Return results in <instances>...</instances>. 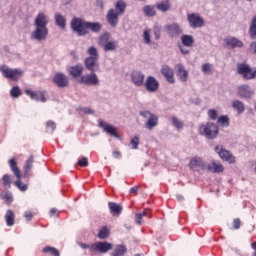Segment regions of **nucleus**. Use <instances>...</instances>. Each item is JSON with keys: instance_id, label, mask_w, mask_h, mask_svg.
Masks as SVG:
<instances>
[{"instance_id": "nucleus-64", "label": "nucleus", "mask_w": 256, "mask_h": 256, "mask_svg": "<svg viewBox=\"0 0 256 256\" xmlns=\"http://www.w3.org/2000/svg\"><path fill=\"white\" fill-rule=\"evenodd\" d=\"M79 246H80L82 249H89V251L91 252V245L85 244V243H79Z\"/></svg>"}, {"instance_id": "nucleus-15", "label": "nucleus", "mask_w": 256, "mask_h": 256, "mask_svg": "<svg viewBox=\"0 0 256 256\" xmlns=\"http://www.w3.org/2000/svg\"><path fill=\"white\" fill-rule=\"evenodd\" d=\"M238 95L240 99H251L255 95V90L247 84H242L238 87Z\"/></svg>"}, {"instance_id": "nucleus-40", "label": "nucleus", "mask_w": 256, "mask_h": 256, "mask_svg": "<svg viewBox=\"0 0 256 256\" xmlns=\"http://www.w3.org/2000/svg\"><path fill=\"white\" fill-rule=\"evenodd\" d=\"M43 253H49L52 256H61V253L59 252V250L51 246H46L45 248H43Z\"/></svg>"}, {"instance_id": "nucleus-8", "label": "nucleus", "mask_w": 256, "mask_h": 256, "mask_svg": "<svg viewBox=\"0 0 256 256\" xmlns=\"http://www.w3.org/2000/svg\"><path fill=\"white\" fill-rule=\"evenodd\" d=\"M113 249V244L109 242H96L91 245L90 247V253H102L105 255V253H109Z\"/></svg>"}, {"instance_id": "nucleus-50", "label": "nucleus", "mask_w": 256, "mask_h": 256, "mask_svg": "<svg viewBox=\"0 0 256 256\" xmlns=\"http://www.w3.org/2000/svg\"><path fill=\"white\" fill-rule=\"evenodd\" d=\"M238 73L239 75H244L245 73H247V71H249L251 69V67H249V65L247 64H238Z\"/></svg>"}, {"instance_id": "nucleus-28", "label": "nucleus", "mask_w": 256, "mask_h": 256, "mask_svg": "<svg viewBox=\"0 0 256 256\" xmlns=\"http://www.w3.org/2000/svg\"><path fill=\"white\" fill-rule=\"evenodd\" d=\"M69 73L72 77H81L83 74V65L77 64L76 66H72Z\"/></svg>"}, {"instance_id": "nucleus-32", "label": "nucleus", "mask_w": 256, "mask_h": 256, "mask_svg": "<svg viewBox=\"0 0 256 256\" xmlns=\"http://www.w3.org/2000/svg\"><path fill=\"white\" fill-rule=\"evenodd\" d=\"M182 45L184 47H193V43H195V38L192 35L185 34L181 37Z\"/></svg>"}, {"instance_id": "nucleus-44", "label": "nucleus", "mask_w": 256, "mask_h": 256, "mask_svg": "<svg viewBox=\"0 0 256 256\" xmlns=\"http://www.w3.org/2000/svg\"><path fill=\"white\" fill-rule=\"evenodd\" d=\"M14 184L19 189V191L25 192V191H27V189H29L27 184H25V183H23V181H21V175L19 178H17V180L14 182Z\"/></svg>"}, {"instance_id": "nucleus-1", "label": "nucleus", "mask_w": 256, "mask_h": 256, "mask_svg": "<svg viewBox=\"0 0 256 256\" xmlns=\"http://www.w3.org/2000/svg\"><path fill=\"white\" fill-rule=\"evenodd\" d=\"M48 25L49 16L44 12H39L34 19V30L30 34V39L32 41H37L38 43L47 41V37H49Z\"/></svg>"}, {"instance_id": "nucleus-18", "label": "nucleus", "mask_w": 256, "mask_h": 256, "mask_svg": "<svg viewBox=\"0 0 256 256\" xmlns=\"http://www.w3.org/2000/svg\"><path fill=\"white\" fill-rule=\"evenodd\" d=\"M26 95L32 99V101H40L41 103H47V98H45V95L43 92H35L31 89L25 90Z\"/></svg>"}, {"instance_id": "nucleus-61", "label": "nucleus", "mask_w": 256, "mask_h": 256, "mask_svg": "<svg viewBox=\"0 0 256 256\" xmlns=\"http://www.w3.org/2000/svg\"><path fill=\"white\" fill-rule=\"evenodd\" d=\"M233 223H234V229H240V227H241V220L236 218V219H234Z\"/></svg>"}, {"instance_id": "nucleus-20", "label": "nucleus", "mask_w": 256, "mask_h": 256, "mask_svg": "<svg viewBox=\"0 0 256 256\" xmlns=\"http://www.w3.org/2000/svg\"><path fill=\"white\" fill-rule=\"evenodd\" d=\"M225 43L228 49H236V47H239V48L243 47V43L241 42V40L233 36L227 37L225 39Z\"/></svg>"}, {"instance_id": "nucleus-58", "label": "nucleus", "mask_w": 256, "mask_h": 256, "mask_svg": "<svg viewBox=\"0 0 256 256\" xmlns=\"http://www.w3.org/2000/svg\"><path fill=\"white\" fill-rule=\"evenodd\" d=\"M198 169H201V171H209V163L201 160L200 166H198Z\"/></svg>"}, {"instance_id": "nucleus-42", "label": "nucleus", "mask_w": 256, "mask_h": 256, "mask_svg": "<svg viewBox=\"0 0 256 256\" xmlns=\"http://www.w3.org/2000/svg\"><path fill=\"white\" fill-rule=\"evenodd\" d=\"M109 228L107 226L102 227L98 232V239H107L110 235Z\"/></svg>"}, {"instance_id": "nucleus-63", "label": "nucleus", "mask_w": 256, "mask_h": 256, "mask_svg": "<svg viewBox=\"0 0 256 256\" xmlns=\"http://www.w3.org/2000/svg\"><path fill=\"white\" fill-rule=\"evenodd\" d=\"M112 156L114 157V159H121V152L113 151Z\"/></svg>"}, {"instance_id": "nucleus-2", "label": "nucleus", "mask_w": 256, "mask_h": 256, "mask_svg": "<svg viewBox=\"0 0 256 256\" xmlns=\"http://www.w3.org/2000/svg\"><path fill=\"white\" fill-rule=\"evenodd\" d=\"M89 56L85 59V67L91 73L99 71V52L95 46H90L87 49Z\"/></svg>"}, {"instance_id": "nucleus-55", "label": "nucleus", "mask_w": 256, "mask_h": 256, "mask_svg": "<svg viewBox=\"0 0 256 256\" xmlns=\"http://www.w3.org/2000/svg\"><path fill=\"white\" fill-rule=\"evenodd\" d=\"M130 145L132 146V149H139V136H135L131 139Z\"/></svg>"}, {"instance_id": "nucleus-48", "label": "nucleus", "mask_w": 256, "mask_h": 256, "mask_svg": "<svg viewBox=\"0 0 256 256\" xmlns=\"http://www.w3.org/2000/svg\"><path fill=\"white\" fill-rule=\"evenodd\" d=\"M152 29H153V33L156 41H159V39H161V25L154 24Z\"/></svg>"}, {"instance_id": "nucleus-11", "label": "nucleus", "mask_w": 256, "mask_h": 256, "mask_svg": "<svg viewBox=\"0 0 256 256\" xmlns=\"http://www.w3.org/2000/svg\"><path fill=\"white\" fill-rule=\"evenodd\" d=\"M143 86L149 93H157V91H159V81L155 76H148Z\"/></svg>"}, {"instance_id": "nucleus-35", "label": "nucleus", "mask_w": 256, "mask_h": 256, "mask_svg": "<svg viewBox=\"0 0 256 256\" xmlns=\"http://www.w3.org/2000/svg\"><path fill=\"white\" fill-rule=\"evenodd\" d=\"M108 207L111 213H114V215H120V213L123 211V208L119 204L114 202H109Z\"/></svg>"}, {"instance_id": "nucleus-41", "label": "nucleus", "mask_w": 256, "mask_h": 256, "mask_svg": "<svg viewBox=\"0 0 256 256\" xmlns=\"http://www.w3.org/2000/svg\"><path fill=\"white\" fill-rule=\"evenodd\" d=\"M249 34L252 39H255V37H256V16H254L252 18V21L250 23Z\"/></svg>"}, {"instance_id": "nucleus-16", "label": "nucleus", "mask_w": 256, "mask_h": 256, "mask_svg": "<svg viewBox=\"0 0 256 256\" xmlns=\"http://www.w3.org/2000/svg\"><path fill=\"white\" fill-rule=\"evenodd\" d=\"M53 83L60 88L67 87L69 85V77L64 73L58 72L53 77Z\"/></svg>"}, {"instance_id": "nucleus-52", "label": "nucleus", "mask_w": 256, "mask_h": 256, "mask_svg": "<svg viewBox=\"0 0 256 256\" xmlns=\"http://www.w3.org/2000/svg\"><path fill=\"white\" fill-rule=\"evenodd\" d=\"M78 111H81L84 115H93L95 113V110L90 107H80L78 108Z\"/></svg>"}, {"instance_id": "nucleus-47", "label": "nucleus", "mask_w": 256, "mask_h": 256, "mask_svg": "<svg viewBox=\"0 0 256 256\" xmlns=\"http://www.w3.org/2000/svg\"><path fill=\"white\" fill-rule=\"evenodd\" d=\"M102 49L104 51H115L117 49V42L110 40Z\"/></svg>"}, {"instance_id": "nucleus-38", "label": "nucleus", "mask_w": 256, "mask_h": 256, "mask_svg": "<svg viewBox=\"0 0 256 256\" xmlns=\"http://www.w3.org/2000/svg\"><path fill=\"white\" fill-rule=\"evenodd\" d=\"M0 197L5 201V203H7V205H11V203H13V194L9 191H3Z\"/></svg>"}, {"instance_id": "nucleus-33", "label": "nucleus", "mask_w": 256, "mask_h": 256, "mask_svg": "<svg viewBox=\"0 0 256 256\" xmlns=\"http://www.w3.org/2000/svg\"><path fill=\"white\" fill-rule=\"evenodd\" d=\"M201 161H202V158L199 156H195L191 158L189 163L190 169H192V171H197V169H199Z\"/></svg>"}, {"instance_id": "nucleus-25", "label": "nucleus", "mask_w": 256, "mask_h": 256, "mask_svg": "<svg viewBox=\"0 0 256 256\" xmlns=\"http://www.w3.org/2000/svg\"><path fill=\"white\" fill-rule=\"evenodd\" d=\"M232 109L237 111L238 115H243L245 113V103L241 100H234L232 101Z\"/></svg>"}, {"instance_id": "nucleus-34", "label": "nucleus", "mask_w": 256, "mask_h": 256, "mask_svg": "<svg viewBox=\"0 0 256 256\" xmlns=\"http://www.w3.org/2000/svg\"><path fill=\"white\" fill-rule=\"evenodd\" d=\"M125 9H127L125 1L118 0L115 4V11H117L118 15H123L125 13Z\"/></svg>"}, {"instance_id": "nucleus-49", "label": "nucleus", "mask_w": 256, "mask_h": 256, "mask_svg": "<svg viewBox=\"0 0 256 256\" xmlns=\"http://www.w3.org/2000/svg\"><path fill=\"white\" fill-rule=\"evenodd\" d=\"M218 123L221 125V127H229V116L222 115L218 118Z\"/></svg>"}, {"instance_id": "nucleus-27", "label": "nucleus", "mask_w": 256, "mask_h": 256, "mask_svg": "<svg viewBox=\"0 0 256 256\" xmlns=\"http://www.w3.org/2000/svg\"><path fill=\"white\" fill-rule=\"evenodd\" d=\"M9 167L11 171L14 173L16 179H19L21 177V171L19 170V167H17V161H15L14 158H11L9 161Z\"/></svg>"}, {"instance_id": "nucleus-59", "label": "nucleus", "mask_w": 256, "mask_h": 256, "mask_svg": "<svg viewBox=\"0 0 256 256\" xmlns=\"http://www.w3.org/2000/svg\"><path fill=\"white\" fill-rule=\"evenodd\" d=\"M78 165L80 167H87L89 165V160H87V157H82L80 160H78Z\"/></svg>"}, {"instance_id": "nucleus-24", "label": "nucleus", "mask_w": 256, "mask_h": 256, "mask_svg": "<svg viewBox=\"0 0 256 256\" xmlns=\"http://www.w3.org/2000/svg\"><path fill=\"white\" fill-rule=\"evenodd\" d=\"M54 21L60 29H65V27H67V19L60 13H56L54 15Z\"/></svg>"}, {"instance_id": "nucleus-43", "label": "nucleus", "mask_w": 256, "mask_h": 256, "mask_svg": "<svg viewBox=\"0 0 256 256\" xmlns=\"http://www.w3.org/2000/svg\"><path fill=\"white\" fill-rule=\"evenodd\" d=\"M143 11L146 17H155L154 6H150V5L144 6Z\"/></svg>"}, {"instance_id": "nucleus-7", "label": "nucleus", "mask_w": 256, "mask_h": 256, "mask_svg": "<svg viewBox=\"0 0 256 256\" xmlns=\"http://www.w3.org/2000/svg\"><path fill=\"white\" fill-rule=\"evenodd\" d=\"M187 21L191 29H201L205 26V20L198 13H191L187 15Z\"/></svg>"}, {"instance_id": "nucleus-56", "label": "nucleus", "mask_w": 256, "mask_h": 256, "mask_svg": "<svg viewBox=\"0 0 256 256\" xmlns=\"http://www.w3.org/2000/svg\"><path fill=\"white\" fill-rule=\"evenodd\" d=\"M208 117L211 121H216L217 120V110L215 109H210L208 111Z\"/></svg>"}, {"instance_id": "nucleus-6", "label": "nucleus", "mask_w": 256, "mask_h": 256, "mask_svg": "<svg viewBox=\"0 0 256 256\" xmlns=\"http://www.w3.org/2000/svg\"><path fill=\"white\" fill-rule=\"evenodd\" d=\"M0 71L3 77H5V79H10V81H18L19 77L23 75L21 69H13L6 65L1 66Z\"/></svg>"}, {"instance_id": "nucleus-26", "label": "nucleus", "mask_w": 256, "mask_h": 256, "mask_svg": "<svg viewBox=\"0 0 256 256\" xmlns=\"http://www.w3.org/2000/svg\"><path fill=\"white\" fill-rule=\"evenodd\" d=\"M33 163H35V159L33 155H31L25 162L24 165V177H29V173L31 169H33Z\"/></svg>"}, {"instance_id": "nucleus-12", "label": "nucleus", "mask_w": 256, "mask_h": 256, "mask_svg": "<svg viewBox=\"0 0 256 256\" xmlns=\"http://www.w3.org/2000/svg\"><path fill=\"white\" fill-rule=\"evenodd\" d=\"M80 82L92 87H97L100 84L99 76H97L95 72L81 76Z\"/></svg>"}, {"instance_id": "nucleus-3", "label": "nucleus", "mask_w": 256, "mask_h": 256, "mask_svg": "<svg viewBox=\"0 0 256 256\" xmlns=\"http://www.w3.org/2000/svg\"><path fill=\"white\" fill-rule=\"evenodd\" d=\"M199 134L210 141L217 139L219 136V126L213 122H206L199 127Z\"/></svg>"}, {"instance_id": "nucleus-17", "label": "nucleus", "mask_w": 256, "mask_h": 256, "mask_svg": "<svg viewBox=\"0 0 256 256\" xmlns=\"http://www.w3.org/2000/svg\"><path fill=\"white\" fill-rule=\"evenodd\" d=\"M119 15L121 14L113 8L108 10L106 20L110 24V27H117L119 25Z\"/></svg>"}, {"instance_id": "nucleus-10", "label": "nucleus", "mask_w": 256, "mask_h": 256, "mask_svg": "<svg viewBox=\"0 0 256 256\" xmlns=\"http://www.w3.org/2000/svg\"><path fill=\"white\" fill-rule=\"evenodd\" d=\"M98 127L103 129L104 133L111 135V137H115V139H119L117 128L111 124H107V122H105L103 119H98Z\"/></svg>"}, {"instance_id": "nucleus-62", "label": "nucleus", "mask_w": 256, "mask_h": 256, "mask_svg": "<svg viewBox=\"0 0 256 256\" xmlns=\"http://www.w3.org/2000/svg\"><path fill=\"white\" fill-rule=\"evenodd\" d=\"M57 215H59V212H58L57 208H52L50 210V217H55Z\"/></svg>"}, {"instance_id": "nucleus-37", "label": "nucleus", "mask_w": 256, "mask_h": 256, "mask_svg": "<svg viewBox=\"0 0 256 256\" xmlns=\"http://www.w3.org/2000/svg\"><path fill=\"white\" fill-rule=\"evenodd\" d=\"M109 41H111V34L106 32V33L100 35L98 43H99L100 47H104L105 45L108 44Z\"/></svg>"}, {"instance_id": "nucleus-39", "label": "nucleus", "mask_w": 256, "mask_h": 256, "mask_svg": "<svg viewBox=\"0 0 256 256\" xmlns=\"http://www.w3.org/2000/svg\"><path fill=\"white\" fill-rule=\"evenodd\" d=\"M23 95V91H21V88L19 86H13L10 89V97L13 99H19V96Z\"/></svg>"}, {"instance_id": "nucleus-54", "label": "nucleus", "mask_w": 256, "mask_h": 256, "mask_svg": "<svg viewBox=\"0 0 256 256\" xmlns=\"http://www.w3.org/2000/svg\"><path fill=\"white\" fill-rule=\"evenodd\" d=\"M211 69H213V66L210 63H205L202 65V72H204L205 75H209V73H211Z\"/></svg>"}, {"instance_id": "nucleus-60", "label": "nucleus", "mask_w": 256, "mask_h": 256, "mask_svg": "<svg viewBox=\"0 0 256 256\" xmlns=\"http://www.w3.org/2000/svg\"><path fill=\"white\" fill-rule=\"evenodd\" d=\"M24 217H25L26 221H31V219H33V212H31V211L24 212Z\"/></svg>"}, {"instance_id": "nucleus-46", "label": "nucleus", "mask_w": 256, "mask_h": 256, "mask_svg": "<svg viewBox=\"0 0 256 256\" xmlns=\"http://www.w3.org/2000/svg\"><path fill=\"white\" fill-rule=\"evenodd\" d=\"M143 40L145 45H151V29H145L143 31Z\"/></svg>"}, {"instance_id": "nucleus-13", "label": "nucleus", "mask_w": 256, "mask_h": 256, "mask_svg": "<svg viewBox=\"0 0 256 256\" xmlns=\"http://www.w3.org/2000/svg\"><path fill=\"white\" fill-rule=\"evenodd\" d=\"M164 29L167 35H169V37H172V38L179 37V35L183 34V29H181V26L176 22L165 25Z\"/></svg>"}, {"instance_id": "nucleus-53", "label": "nucleus", "mask_w": 256, "mask_h": 256, "mask_svg": "<svg viewBox=\"0 0 256 256\" xmlns=\"http://www.w3.org/2000/svg\"><path fill=\"white\" fill-rule=\"evenodd\" d=\"M242 77H244V79H255L256 71H253L250 68L244 75H242Z\"/></svg>"}, {"instance_id": "nucleus-29", "label": "nucleus", "mask_w": 256, "mask_h": 256, "mask_svg": "<svg viewBox=\"0 0 256 256\" xmlns=\"http://www.w3.org/2000/svg\"><path fill=\"white\" fill-rule=\"evenodd\" d=\"M156 8L162 13H167L171 9V2L170 0L161 1L156 5Z\"/></svg>"}, {"instance_id": "nucleus-30", "label": "nucleus", "mask_w": 256, "mask_h": 256, "mask_svg": "<svg viewBox=\"0 0 256 256\" xmlns=\"http://www.w3.org/2000/svg\"><path fill=\"white\" fill-rule=\"evenodd\" d=\"M5 221L8 227H13L15 225V213L12 210H7L5 214Z\"/></svg>"}, {"instance_id": "nucleus-21", "label": "nucleus", "mask_w": 256, "mask_h": 256, "mask_svg": "<svg viewBox=\"0 0 256 256\" xmlns=\"http://www.w3.org/2000/svg\"><path fill=\"white\" fill-rule=\"evenodd\" d=\"M176 69L178 71V77L182 83H187V79H189V72L182 64L176 65Z\"/></svg>"}, {"instance_id": "nucleus-36", "label": "nucleus", "mask_w": 256, "mask_h": 256, "mask_svg": "<svg viewBox=\"0 0 256 256\" xmlns=\"http://www.w3.org/2000/svg\"><path fill=\"white\" fill-rule=\"evenodd\" d=\"M172 125L177 129V131H181L184 127V123L182 122L181 119L177 116H172L171 117Z\"/></svg>"}, {"instance_id": "nucleus-51", "label": "nucleus", "mask_w": 256, "mask_h": 256, "mask_svg": "<svg viewBox=\"0 0 256 256\" xmlns=\"http://www.w3.org/2000/svg\"><path fill=\"white\" fill-rule=\"evenodd\" d=\"M2 183L4 187H11V183H13V180L11 179V176L9 174H5L2 177Z\"/></svg>"}, {"instance_id": "nucleus-45", "label": "nucleus", "mask_w": 256, "mask_h": 256, "mask_svg": "<svg viewBox=\"0 0 256 256\" xmlns=\"http://www.w3.org/2000/svg\"><path fill=\"white\" fill-rule=\"evenodd\" d=\"M55 129H57V124L54 121L49 120L46 122V130L48 133H55Z\"/></svg>"}, {"instance_id": "nucleus-9", "label": "nucleus", "mask_w": 256, "mask_h": 256, "mask_svg": "<svg viewBox=\"0 0 256 256\" xmlns=\"http://www.w3.org/2000/svg\"><path fill=\"white\" fill-rule=\"evenodd\" d=\"M214 151L217 153V155H219L222 161H226L230 164L235 163V156H233V154H231V152H229L227 149L223 148L222 145L216 146Z\"/></svg>"}, {"instance_id": "nucleus-22", "label": "nucleus", "mask_w": 256, "mask_h": 256, "mask_svg": "<svg viewBox=\"0 0 256 256\" xmlns=\"http://www.w3.org/2000/svg\"><path fill=\"white\" fill-rule=\"evenodd\" d=\"M223 164L221 162L213 161L208 164V171L211 173H223Z\"/></svg>"}, {"instance_id": "nucleus-23", "label": "nucleus", "mask_w": 256, "mask_h": 256, "mask_svg": "<svg viewBox=\"0 0 256 256\" xmlns=\"http://www.w3.org/2000/svg\"><path fill=\"white\" fill-rule=\"evenodd\" d=\"M127 253V246L125 244H118L114 247L111 256H125Z\"/></svg>"}, {"instance_id": "nucleus-57", "label": "nucleus", "mask_w": 256, "mask_h": 256, "mask_svg": "<svg viewBox=\"0 0 256 256\" xmlns=\"http://www.w3.org/2000/svg\"><path fill=\"white\" fill-rule=\"evenodd\" d=\"M143 217H147V213L145 211L135 215L136 223L138 225H141V219H143Z\"/></svg>"}, {"instance_id": "nucleus-14", "label": "nucleus", "mask_w": 256, "mask_h": 256, "mask_svg": "<svg viewBox=\"0 0 256 256\" xmlns=\"http://www.w3.org/2000/svg\"><path fill=\"white\" fill-rule=\"evenodd\" d=\"M130 79L135 87H143L145 85V73L141 71H132Z\"/></svg>"}, {"instance_id": "nucleus-31", "label": "nucleus", "mask_w": 256, "mask_h": 256, "mask_svg": "<svg viewBox=\"0 0 256 256\" xmlns=\"http://www.w3.org/2000/svg\"><path fill=\"white\" fill-rule=\"evenodd\" d=\"M102 25L99 22H87L86 21V30L90 29L92 33H99L101 31Z\"/></svg>"}, {"instance_id": "nucleus-4", "label": "nucleus", "mask_w": 256, "mask_h": 256, "mask_svg": "<svg viewBox=\"0 0 256 256\" xmlns=\"http://www.w3.org/2000/svg\"><path fill=\"white\" fill-rule=\"evenodd\" d=\"M139 115L142 119H145L144 127L148 131H153L157 125H159V116L154 113H151L149 110L139 111Z\"/></svg>"}, {"instance_id": "nucleus-19", "label": "nucleus", "mask_w": 256, "mask_h": 256, "mask_svg": "<svg viewBox=\"0 0 256 256\" xmlns=\"http://www.w3.org/2000/svg\"><path fill=\"white\" fill-rule=\"evenodd\" d=\"M161 73L168 81V83H175V76L173 73V69L167 65H163L161 68Z\"/></svg>"}, {"instance_id": "nucleus-5", "label": "nucleus", "mask_w": 256, "mask_h": 256, "mask_svg": "<svg viewBox=\"0 0 256 256\" xmlns=\"http://www.w3.org/2000/svg\"><path fill=\"white\" fill-rule=\"evenodd\" d=\"M71 29L74 31V33H77L79 37H84V35H87L89 31H87V21L83 20L82 18L74 17L71 20Z\"/></svg>"}]
</instances>
